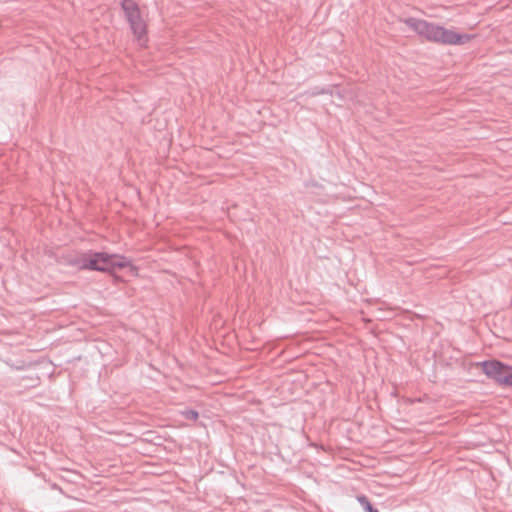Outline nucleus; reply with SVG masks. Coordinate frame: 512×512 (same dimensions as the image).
<instances>
[{
  "label": "nucleus",
  "mask_w": 512,
  "mask_h": 512,
  "mask_svg": "<svg viewBox=\"0 0 512 512\" xmlns=\"http://www.w3.org/2000/svg\"><path fill=\"white\" fill-rule=\"evenodd\" d=\"M404 24L427 41L442 45H464L474 36L418 18H406Z\"/></svg>",
  "instance_id": "f257e3e1"
},
{
  "label": "nucleus",
  "mask_w": 512,
  "mask_h": 512,
  "mask_svg": "<svg viewBox=\"0 0 512 512\" xmlns=\"http://www.w3.org/2000/svg\"><path fill=\"white\" fill-rule=\"evenodd\" d=\"M78 266L80 269H90L102 272H108L115 277L117 273L127 269L128 275L138 277V268L128 259L119 255H109L107 253H94L82 257Z\"/></svg>",
  "instance_id": "f03ea898"
},
{
  "label": "nucleus",
  "mask_w": 512,
  "mask_h": 512,
  "mask_svg": "<svg viewBox=\"0 0 512 512\" xmlns=\"http://www.w3.org/2000/svg\"><path fill=\"white\" fill-rule=\"evenodd\" d=\"M121 8L133 41L142 48L146 47L149 40L148 12L134 0H122Z\"/></svg>",
  "instance_id": "7ed1b4c3"
},
{
  "label": "nucleus",
  "mask_w": 512,
  "mask_h": 512,
  "mask_svg": "<svg viewBox=\"0 0 512 512\" xmlns=\"http://www.w3.org/2000/svg\"><path fill=\"white\" fill-rule=\"evenodd\" d=\"M483 373L501 386L512 387V366L505 365L496 360L476 364Z\"/></svg>",
  "instance_id": "20e7f679"
},
{
  "label": "nucleus",
  "mask_w": 512,
  "mask_h": 512,
  "mask_svg": "<svg viewBox=\"0 0 512 512\" xmlns=\"http://www.w3.org/2000/svg\"><path fill=\"white\" fill-rule=\"evenodd\" d=\"M357 499L367 512L368 510H371L372 505L365 496H358Z\"/></svg>",
  "instance_id": "39448f33"
},
{
  "label": "nucleus",
  "mask_w": 512,
  "mask_h": 512,
  "mask_svg": "<svg viewBox=\"0 0 512 512\" xmlns=\"http://www.w3.org/2000/svg\"><path fill=\"white\" fill-rule=\"evenodd\" d=\"M186 418L191 420H196L198 418V413L193 410L186 411L185 413Z\"/></svg>",
  "instance_id": "423d86ee"
},
{
  "label": "nucleus",
  "mask_w": 512,
  "mask_h": 512,
  "mask_svg": "<svg viewBox=\"0 0 512 512\" xmlns=\"http://www.w3.org/2000/svg\"><path fill=\"white\" fill-rule=\"evenodd\" d=\"M368 512H378L377 510H375L373 507L371 508V510H368Z\"/></svg>",
  "instance_id": "0eeeda50"
}]
</instances>
